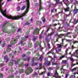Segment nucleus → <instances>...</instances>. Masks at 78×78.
Instances as JSON below:
<instances>
[{
    "label": "nucleus",
    "instance_id": "58",
    "mask_svg": "<svg viewBox=\"0 0 78 78\" xmlns=\"http://www.w3.org/2000/svg\"><path fill=\"white\" fill-rule=\"evenodd\" d=\"M36 40V38H34L32 39V40L33 41H34H34H35Z\"/></svg>",
    "mask_w": 78,
    "mask_h": 78
},
{
    "label": "nucleus",
    "instance_id": "29",
    "mask_svg": "<svg viewBox=\"0 0 78 78\" xmlns=\"http://www.w3.org/2000/svg\"><path fill=\"white\" fill-rule=\"evenodd\" d=\"M42 63H41L39 64V70H41L42 68Z\"/></svg>",
    "mask_w": 78,
    "mask_h": 78
},
{
    "label": "nucleus",
    "instance_id": "56",
    "mask_svg": "<svg viewBox=\"0 0 78 78\" xmlns=\"http://www.w3.org/2000/svg\"><path fill=\"white\" fill-rule=\"evenodd\" d=\"M5 46V43H3V44H2V47H3Z\"/></svg>",
    "mask_w": 78,
    "mask_h": 78
},
{
    "label": "nucleus",
    "instance_id": "41",
    "mask_svg": "<svg viewBox=\"0 0 78 78\" xmlns=\"http://www.w3.org/2000/svg\"><path fill=\"white\" fill-rule=\"evenodd\" d=\"M68 55V52L67 51H65V54H64V55H65L66 56H67Z\"/></svg>",
    "mask_w": 78,
    "mask_h": 78
},
{
    "label": "nucleus",
    "instance_id": "24",
    "mask_svg": "<svg viewBox=\"0 0 78 78\" xmlns=\"http://www.w3.org/2000/svg\"><path fill=\"white\" fill-rule=\"evenodd\" d=\"M26 8V7L25 6V5H23L21 9V10H22V11H23V10H24V9H25Z\"/></svg>",
    "mask_w": 78,
    "mask_h": 78
},
{
    "label": "nucleus",
    "instance_id": "8",
    "mask_svg": "<svg viewBox=\"0 0 78 78\" xmlns=\"http://www.w3.org/2000/svg\"><path fill=\"white\" fill-rule=\"evenodd\" d=\"M55 50L56 53H58L59 51H61V49H59L58 48H57L55 49Z\"/></svg>",
    "mask_w": 78,
    "mask_h": 78
},
{
    "label": "nucleus",
    "instance_id": "62",
    "mask_svg": "<svg viewBox=\"0 0 78 78\" xmlns=\"http://www.w3.org/2000/svg\"><path fill=\"white\" fill-rule=\"evenodd\" d=\"M52 52H51L50 51L47 53V54H50V53H51Z\"/></svg>",
    "mask_w": 78,
    "mask_h": 78
},
{
    "label": "nucleus",
    "instance_id": "9",
    "mask_svg": "<svg viewBox=\"0 0 78 78\" xmlns=\"http://www.w3.org/2000/svg\"><path fill=\"white\" fill-rule=\"evenodd\" d=\"M64 10H65V12H67V11H69V10H70V7H69V6H68L66 8L64 9Z\"/></svg>",
    "mask_w": 78,
    "mask_h": 78
},
{
    "label": "nucleus",
    "instance_id": "39",
    "mask_svg": "<svg viewBox=\"0 0 78 78\" xmlns=\"http://www.w3.org/2000/svg\"><path fill=\"white\" fill-rule=\"evenodd\" d=\"M70 78H75V76L71 75Z\"/></svg>",
    "mask_w": 78,
    "mask_h": 78
},
{
    "label": "nucleus",
    "instance_id": "34",
    "mask_svg": "<svg viewBox=\"0 0 78 78\" xmlns=\"http://www.w3.org/2000/svg\"><path fill=\"white\" fill-rule=\"evenodd\" d=\"M54 33V32H52L50 34H48V35L47 36V37H48V36H51V35H52V34H53Z\"/></svg>",
    "mask_w": 78,
    "mask_h": 78
},
{
    "label": "nucleus",
    "instance_id": "52",
    "mask_svg": "<svg viewBox=\"0 0 78 78\" xmlns=\"http://www.w3.org/2000/svg\"><path fill=\"white\" fill-rule=\"evenodd\" d=\"M30 25V23H26L25 24V25Z\"/></svg>",
    "mask_w": 78,
    "mask_h": 78
},
{
    "label": "nucleus",
    "instance_id": "23",
    "mask_svg": "<svg viewBox=\"0 0 78 78\" xmlns=\"http://www.w3.org/2000/svg\"><path fill=\"white\" fill-rule=\"evenodd\" d=\"M21 42H24L26 41V40H25V39L24 38L22 37L21 38Z\"/></svg>",
    "mask_w": 78,
    "mask_h": 78
},
{
    "label": "nucleus",
    "instance_id": "10",
    "mask_svg": "<svg viewBox=\"0 0 78 78\" xmlns=\"http://www.w3.org/2000/svg\"><path fill=\"white\" fill-rule=\"evenodd\" d=\"M78 10L77 9H74L73 10V13L74 14H77L78 12Z\"/></svg>",
    "mask_w": 78,
    "mask_h": 78
},
{
    "label": "nucleus",
    "instance_id": "30",
    "mask_svg": "<svg viewBox=\"0 0 78 78\" xmlns=\"http://www.w3.org/2000/svg\"><path fill=\"white\" fill-rule=\"evenodd\" d=\"M78 22V20H75L73 21V23L75 25V24H76V23H77Z\"/></svg>",
    "mask_w": 78,
    "mask_h": 78
},
{
    "label": "nucleus",
    "instance_id": "51",
    "mask_svg": "<svg viewBox=\"0 0 78 78\" xmlns=\"http://www.w3.org/2000/svg\"><path fill=\"white\" fill-rule=\"evenodd\" d=\"M57 64H58V63H57L56 62L52 63V65H57Z\"/></svg>",
    "mask_w": 78,
    "mask_h": 78
},
{
    "label": "nucleus",
    "instance_id": "59",
    "mask_svg": "<svg viewBox=\"0 0 78 78\" xmlns=\"http://www.w3.org/2000/svg\"><path fill=\"white\" fill-rule=\"evenodd\" d=\"M29 65V64H25V67H28V66Z\"/></svg>",
    "mask_w": 78,
    "mask_h": 78
},
{
    "label": "nucleus",
    "instance_id": "46",
    "mask_svg": "<svg viewBox=\"0 0 78 78\" xmlns=\"http://www.w3.org/2000/svg\"><path fill=\"white\" fill-rule=\"evenodd\" d=\"M73 43L74 44H76V43H78V41H73Z\"/></svg>",
    "mask_w": 78,
    "mask_h": 78
},
{
    "label": "nucleus",
    "instance_id": "1",
    "mask_svg": "<svg viewBox=\"0 0 78 78\" xmlns=\"http://www.w3.org/2000/svg\"><path fill=\"white\" fill-rule=\"evenodd\" d=\"M26 2L27 3V8L26 9V10L25 11L23 14H21V15L19 16H9L8 18L9 19H13V20H17L18 19H20L21 17H23L25 15V14L27 13L28 12V10L30 8V2L29 0H26Z\"/></svg>",
    "mask_w": 78,
    "mask_h": 78
},
{
    "label": "nucleus",
    "instance_id": "21",
    "mask_svg": "<svg viewBox=\"0 0 78 78\" xmlns=\"http://www.w3.org/2000/svg\"><path fill=\"white\" fill-rule=\"evenodd\" d=\"M48 61V59L47 58H44V61L45 62L44 63V64H46L47 63V61Z\"/></svg>",
    "mask_w": 78,
    "mask_h": 78
},
{
    "label": "nucleus",
    "instance_id": "26",
    "mask_svg": "<svg viewBox=\"0 0 78 78\" xmlns=\"http://www.w3.org/2000/svg\"><path fill=\"white\" fill-rule=\"evenodd\" d=\"M51 61L52 62V63H54L55 61V58H52L51 60Z\"/></svg>",
    "mask_w": 78,
    "mask_h": 78
},
{
    "label": "nucleus",
    "instance_id": "33",
    "mask_svg": "<svg viewBox=\"0 0 78 78\" xmlns=\"http://www.w3.org/2000/svg\"><path fill=\"white\" fill-rule=\"evenodd\" d=\"M70 33H71L70 32H68L66 34H63V35L64 36H67V35L69 34H70Z\"/></svg>",
    "mask_w": 78,
    "mask_h": 78
},
{
    "label": "nucleus",
    "instance_id": "32",
    "mask_svg": "<svg viewBox=\"0 0 78 78\" xmlns=\"http://www.w3.org/2000/svg\"><path fill=\"white\" fill-rule=\"evenodd\" d=\"M62 34H60L58 35V39H59V38H62Z\"/></svg>",
    "mask_w": 78,
    "mask_h": 78
},
{
    "label": "nucleus",
    "instance_id": "15",
    "mask_svg": "<svg viewBox=\"0 0 78 78\" xmlns=\"http://www.w3.org/2000/svg\"><path fill=\"white\" fill-rule=\"evenodd\" d=\"M62 2H59V0H56V4H62Z\"/></svg>",
    "mask_w": 78,
    "mask_h": 78
},
{
    "label": "nucleus",
    "instance_id": "64",
    "mask_svg": "<svg viewBox=\"0 0 78 78\" xmlns=\"http://www.w3.org/2000/svg\"><path fill=\"white\" fill-rule=\"evenodd\" d=\"M63 43H62H62L60 44L61 45H62V46H64V45H63Z\"/></svg>",
    "mask_w": 78,
    "mask_h": 78
},
{
    "label": "nucleus",
    "instance_id": "61",
    "mask_svg": "<svg viewBox=\"0 0 78 78\" xmlns=\"http://www.w3.org/2000/svg\"><path fill=\"white\" fill-rule=\"evenodd\" d=\"M26 55L25 54H23L22 55V58H24V57H25Z\"/></svg>",
    "mask_w": 78,
    "mask_h": 78
},
{
    "label": "nucleus",
    "instance_id": "3",
    "mask_svg": "<svg viewBox=\"0 0 78 78\" xmlns=\"http://www.w3.org/2000/svg\"><path fill=\"white\" fill-rule=\"evenodd\" d=\"M54 75L53 76V77H55L56 78H61V76H59V74L58 73L57 70L56 69L55 72H54Z\"/></svg>",
    "mask_w": 78,
    "mask_h": 78
},
{
    "label": "nucleus",
    "instance_id": "25",
    "mask_svg": "<svg viewBox=\"0 0 78 78\" xmlns=\"http://www.w3.org/2000/svg\"><path fill=\"white\" fill-rule=\"evenodd\" d=\"M20 59H17V61H15V64L16 65H17V64H18V62H19V61H20Z\"/></svg>",
    "mask_w": 78,
    "mask_h": 78
},
{
    "label": "nucleus",
    "instance_id": "36",
    "mask_svg": "<svg viewBox=\"0 0 78 78\" xmlns=\"http://www.w3.org/2000/svg\"><path fill=\"white\" fill-rule=\"evenodd\" d=\"M29 59L30 58H26L24 59L23 58V61H29Z\"/></svg>",
    "mask_w": 78,
    "mask_h": 78
},
{
    "label": "nucleus",
    "instance_id": "54",
    "mask_svg": "<svg viewBox=\"0 0 78 78\" xmlns=\"http://www.w3.org/2000/svg\"><path fill=\"white\" fill-rule=\"evenodd\" d=\"M54 57L55 58H56V54L54 55Z\"/></svg>",
    "mask_w": 78,
    "mask_h": 78
},
{
    "label": "nucleus",
    "instance_id": "20",
    "mask_svg": "<svg viewBox=\"0 0 78 78\" xmlns=\"http://www.w3.org/2000/svg\"><path fill=\"white\" fill-rule=\"evenodd\" d=\"M43 55H41L40 57L39 58V60H40V61L41 62L42 61V59H43Z\"/></svg>",
    "mask_w": 78,
    "mask_h": 78
},
{
    "label": "nucleus",
    "instance_id": "45",
    "mask_svg": "<svg viewBox=\"0 0 78 78\" xmlns=\"http://www.w3.org/2000/svg\"><path fill=\"white\" fill-rule=\"evenodd\" d=\"M39 5H42V2L41 1V0H39Z\"/></svg>",
    "mask_w": 78,
    "mask_h": 78
},
{
    "label": "nucleus",
    "instance_id": "2",
    "mask_svg": "<svg viewBox=\"0 0 78 78\" xmlns=\"http://www.w3.org/2000/svg\"><path fill=\"white\" fill-rule=\"evenodd\" d=\"M2 1H3V0H0V11L3 16H6V9H5L4 11H3L2 9V6L3 5L4 3V2H3L2 4L1 2Z\"/></svg>",
    "mask_w": 78,
    "mask_h": 78
},
{
    "label": "nucleus",
    "instance_id": "5",
    "mask_svg": "<svg viewBox=\"0 0 78 78\" xmlns=\"http://www.w3.org/2000/svg\"><path fill=\"white\" fill-rule=\"evenodd\" d=\"M70 61H71V67H73V66H76V63L73 64V62L75 61L74 59L72 57H70Z\"/></svg>",
    "mask_w": 78,
    "mask_h": 78
},
{
    "label": "nucleus",
    "instance_id": "27",
    "mask_svg": "<svg viewBox=\"0 0 78 78\" xmlns=\"http://www.w3.org/2000/svg\"><path fill=\"white\" fill-rule=\"evenodd\" d=\"M45 41L47 42H48H48H49V38L47 37L45 39Z\"/></svg>",
    "mask_w": 78,
    "mask_h": 78
},
{
    "label": "nucleus",
    "instance_id": "60",
    "mask_svg": "<svg viewBox=\"0 0 78 78\" xmlns=\"http://www.w3.org/2000/svg\"><path fill=\"white\" fill-rule=\"evenodd\" d=\"M50 73H48L47 74V76H50Z\"/></svg>",
    "mask_w": 78,
    "mask_h": 78
},
{
    "label": "nucleus",
    "instance_id": "57",
    "mask_svg": "<svg viewBox=\"0 0 78 78\" xmlns=\"http://www.w3.org/2000/svg\"><path fill=\"white\" fill-rule=\"evenodd\" d=\"M9 78H14V76L12 75V76H9Z\"/></svg>",
    "mask_w": 78,
    "mask_h": 78
},
{
    "label": "nucleus",
    "instance_id": "48",
    "mask_svg": "<svg viewBox=\"0 0 78 78\" xmlns=\"http://www.w3.org/2000/svg\"><path fill=\"white\" fill-rule=\"evenodd\" d=\"M34 47H37L38 46L37 45V44L35 43L34 44Z\"/></svg>",
    "mask_w": 78,
    "mask_h": 78
},
{
    "label": "nucleus",
    "instance_id": "18",
    "mask_svg": "<svg viewBox=\"0 0 78 78\" xmlns=\"http://www.w3.org/2000/svg\"><path fill=\"white\" fill-rule=\"evenodd\" d=\"M14 61H15L14 60H11L10 61L11 63L9 65L10 66H11L13 65V62H14Z\"/></svg>",
    "mask_w": 78,
    "mask_h": 78
},
{
    "label": "nucleus",
    "instance_id": "37",
    "mask_svg": "<svg viewBox=\"0 0 78 78\" xmlns=\"http://www.w3.org/2000/svg\"><path fill=\"white\" fill-rule=\"evenodd\" d=\"M20 73H23V69H21L20 71Z\"/></svg>",
    "mask_w": 78,
    "mask_h": 78
},
{
    "label": "nucleus",
    "instance_id": "47",
    "mask_svg": "<svg viewBox=\"0 0 78 78\" xmlns=\"http://www.w3.org/2000/svg\"><path fill=\"white\" fill-rule=\"evenodd\" d=\"M66 38H62V43H64V40H65Z\"/></svg>",
    "mask_w": 78,
    "mask_h": 78
},
{
    "label": "nucleus",
    "instance_id": "6",
    "mask_svg": "<svg viewBox=\"0 0 78 78\" xmlns=\"http://www.w3.org/2000/svg\"><path fill=\"white\" fill-rule=\"evenodd\" d=\"M33 34L34 35H37L39 34V29L38 28H36V30L33 32Z\"/></svg>",
    "mask_w": 78,
    "mask_h": 78
},
{
    "label": "nucleus",
    "instance_id": "53",
    "mask_svg": "<svg viewBox=\"0 0 78 78\" xmlns=\"http://www.w3.org/2000/svg\"><path fill=\"white\" fill-rule=\"evenodd\" d=\"M69 76V75L68 74H66V76H65V78H67V77Z\"/></svg>",
    "mask_w": 78,
    "mask_h": 78
},
{
    "label": "nucleus",
    "instance_id": "63",
    "mask_svg": "<svg viewBox=\"0 0 78 78\" xmlns=\"http://www.w3.org/2000/svg\"><path fill=\"white\" fill-rule=\"evenodd\" d=\"M34 75H37V73L36 72H34Z\"/></svg>",
    "mask_w": 78,
    "mask_h": 78
},
{
    "label": "nucleus",
    "instance_id": "55",
    "mask_svg": "<svg viewBox=\"0 0 78 78\" xmlns=\"http://www.w3.org/2000/svg\"><path fill=\"white\" fill-rule=\"evenodd\" d=\"M46 20L45 18H44L43 20L42 21L43 22H45Z\"/></svg>",
    "mask_w": 78,
    "mask_h": 78
},
{
    "label": "nucleus",
    "instance_id": "11",
    "mask_svg": "<svg viewBox=\"0 0 78 78\" xmlns=\"http://www.w3.org/2000/svg\"><path fill=\"white\" fill-rule=\"evenodd\" d=\"M17 41V39L14 40L13 41H11V43L12 45L15 44L16 42Z\"/></svg>",
    "mask_w": 78,
    "mask_h": 78
},
{
    "label": "nucleus",
    "instance_id": "40",
    "mask_svg": "<svg viewBox=\"0 0 78 78\" xmlns=\"http://www.w3.org/2000/svg\"><path fill=\"white\" fill-rule=\"evenodd\" d=\"M48 47V48H51V47H50V44H47Z\"/></svg>",
    "mask_w": 78,
    "mask_h": 78
},
{
    "label": "nucleus",
    "instance_id": "44",
    "mask_svg": "<svg viewBox=\"0 0 78 78\" xmlns=\"http://www.w3.org/2000/svg\"><path fill=\"white\" fill-rule=\"evenodd\" d=\"M75 52L77 55H78V49L75 51Z\"/></svg>",
    "mask_w": 78,
    "mask_h": 78
},
{
    "label": "nucleus",
    "instance_id": "16",
    "mask_svg": "<svg viewBox=\"0 0 78 78\" xmlns=\"http://www.w3.org/2000/svg\"><path fill=\"white\" fill-rule=\"evenodd\" d=\"M67 62H68L67 60H63L62 61V64H67Z\"/></svg>",
    "mask_w": 78,
    "mask_h": 78
},
{
    "label": "nucleus",
    "instance_id": "4",
    "mask_svg": "<svg viewBox=\"0 0 78 78\" xmlns=\"http://www.w3.org/2000/svg\"><path fill=\"white\" fill-rule=\"evenodd\" d=\"M33 71V70L31 69V67H30L27 69V70L26 72L27 75H29L30 73H32V72Z\"/></svg>",
    "mask_w": 78,
    "mask_h": 78
},
{
    "label": "nucleus",
    "instance_id": "22",
    "mask_svg": "<svg viewBox=\"0 0 78 78\" xmlns=\"http://www.w3.org/2000/svg\"><path fill=\"white\" fill-rule=\"evenodd\" d=\"M57 45L58 48H62V45H61L60 44H57Z\"/></svg>",
    "mask_w": 78,
    "mask_h": 78
},
{
    "label": "nucleus",
    "instance_id": "50",
    "mask_svg": "<svg viewBox=\"0 0 78 78\" xmlns=\"http://www.w3.org/2000/svg\"><path fill=\"white\" fill-rule=\"evenodd\" d=\"M20 37V35H17L16 37V39H19V37Z\"/></svg>",
    "mask_w": 78,
    "mask_h": 78
},
{
    "label": "nucleus",
    "instance_id": "17",
    "mask_svg": "<svg viewBox=\"0 0 78 78\" xmlns=\"http://www.w3.org/2000/svg\"><path fill=\"white\" fill-rule=\"evenodd\" d=\"M41 9H43V7L42 5H39V10H38V12H39Z\"/></svg>",
    "mask_w": 78,
    "mask_h": 78
},
{
    "label": "nucleus",
    "instance_id": "43",
    "mask_svg": "<svg viewBox=\"0 0 78 78\" xmlns=\"http://www.w3.org/2000/svg\"><path fill=\"white\" fill-rule=\"evenodd\" d=\"M48 70L49 71L52 70H53V68L51 67H49L48 68Z\"/></svg>",
    "mask_w": 78,
    "mask_h": 78
},
{
    "label": "nucleus",
    "instance_id": "49",
    "mask_svg": "<svg viewBox=\"0 0 78 78\" xmlns=\"http://www.w3.org/2000/svg\"><path fill=\"white\" fill-rule=\"evenodd\" d=\"M3 74L0 73V77H1V78H3Z\"/></svg>",
    "mask_w": 78,
    "mask_h": 78
},
{
    "label": "nucleus",
    "instance_id": "19",
    "mask_svg": "<svg viewBox=\"0 0 78 78\" xmlns=\"http://www.w3.org/2000/svg\"><path fill=\"white\" fill-rule=\"evenodd\" d=\"M76 69H77V70H78V67L74 68L73 69H72L71 71L73 72H74V71H75Z\"/></svg>",
    "mask_w": 78,
    "mask_h": 78
},
{
    "label": "nucleus",
    "instance_id": "12",
    "mask_svg": "<svg viewBox=\"0 0 78 78\" xmlns=\"http://www.w3.org/2000/svg\"><path fill=\"white\" fill-rule=\"evenodd\" d=\"M67 58V56H66V55H63L61 57H60L59 58V60H61L62 58Z\"/></svg>",
    "mask_w": 78,
    "mask_h": 78
},
{
    "label": "nucleus",
    "instance_id": "35",
    "mask_svg": "<svg viewBox=\"0 0 78 78\" xmlns=\"http://www.w3.org/2000/svg\"><path fill=\"white\" fill-rule=\"evenodd\" d=\"M78 3V1H77L76 0L74 2V5H77Z\"/></svg>",
    "mask_w": 78,
    "mask_h": 78
},
{
    "label": "nucleus",
    "instance_id": "7",
    "mask_svg": "<svg viewBox=\"0 0 78 78\" xmlns=\"http://www.w3.org/2000/svg\"><path fill=\"white\" fill-rule=\"evenodd\" d=\"M4 60L5 62H7L8 61V56L5 55L4 58Z\"/></svg>",
    "mask_w": 78,
    "mask_h": 78
},
{
    "label": "nucleus",
    "instance_id": "42",
    "mask_svg": "<svg viewBox=\"0 0 78 78\" xmlns=\"http://www.w3.org/2000/svg\"><path fill=\"white\" fill-rule=\"evenodd\" d=\"M66 1V2H67L68 3H69V1L68 0H63L62 2L64 3V2Z\"/></svg>",
    "mask_w": 78,
    "mask_h": 78
},
{
    "label": "nucleus",
    "instance_id": "13",
    "mask_svg": "<svg viewBox=\"0 0 78 78\" xmlns=\"http://www.w3.org/2000/svg\"><path fill=\"white\" fill-rule=\"evenodd\" d=\"M44 64V65H46L48 66H49L51 65V62H47L46 64Z\"/></svg>",
    "mask_w": 78,
    "mask_h": 78
},
{
    "label": "nucleus",
    "instance_id": "14",
    "mask_svg": "<svg viewBox=\"0 0 78 78\" xmlns=\"http://www.w3.org/2000/svg\"><path fill=\"white\" fill-rule=\"evenodd\" d=\"M44 69L45 71L43 72H41L40 74V75H44V74H45V73H46V69L45 68H44Z\"/></svg>",
    "mask_w": 78,
    "mask_h": 78
},
{
    "label": "nucleus",
    "instance_id": "38",
    "mask_svg": "<svg viewBox=\"0 0 78 78\" xmlns=\"http://www.w3.org/2000/svg\"><path fill=\"white\" fill-rule=\"evenodd\" d=\"M38 64V63H37V62L34 63V65L32 64V66H36V65H37Z\"/></svg>",
    "mask_w": 78,
    "mask_h": 78
},
{
    "label": "nucleus",
    "instance_id": "28",
    "mask_svg": "<svg viewBox=\"0 0 78 78\" xmlns=\"http://www.w3.org/2000/svg\"><path fill=\"white\" fill-rule=\"evenodd\" d=\"M71 56H75V57H76V58H78V56L76 55H75V52H73V55H71Z\"/></svg>",
    "mask_w": 78,
    "mask_h": 78
},
{
    "label": "nucleus",
    "instance_id": "31",
    "mask_svg": "<svg viewBox=\"0 0 78 78\" xmlns=\"http://www.w3.org/2000/svg\"><path fill=\"white\" fill-rule=\"evenodd\" d=\"M20 10V6H19L17 7V11H19Z\"/></svg>",
    "mask_w": 78,
    "mask_h": 78
}]
</instances>
